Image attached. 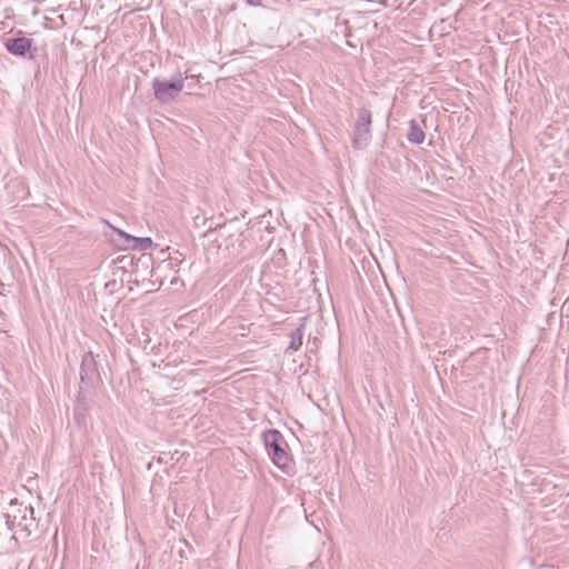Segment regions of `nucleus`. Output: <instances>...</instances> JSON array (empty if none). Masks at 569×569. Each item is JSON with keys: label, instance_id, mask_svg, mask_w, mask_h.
<instances>
[{"label": "nucleus", "instance_id": "1", "mask_svg": "<svg viewBox=\"0 0 569 569\" xmlns=\"http://www.w3.org/2000/svg\"><path fill=\"white\" fill-rule=\"evenodd\" d=\"M266 449L272 462L281 470L290 467V457L286 450L287 443L278 430H268L262 436Z\"/></svg>", "mask_w": 569, "mask_h": 569}, {"label": "nucleus", "instance_id": "2", "mask_svg": "<svg viewBox=\"0 0 569 569\" xmlns=\"http://www.w3.org/2000/svg\"><path fill=\"white\" fill-rule=\"evenodd\" d=\"M184 87V79L179 73L172 81L154 78L152 89L154 98L161 103H170L176 100Z\"/></svg>", "mask_w": 569, "mask_h": 569}, {"label": "nucleus", "instance_id": "3", "mask_svg": "<svg viewBox=\"0 0 569 569\" xmlns=\"http://www.w3.org/2000/svg\"><path fill=\"white\" fill-rule=\"evenodd\" d=\"M80 392L78 400L80 402L86 400V393L83 390V386L93 387L96 382L100 380V375L97 367V361L91 351L86 352L82 357L81 368H80Z\"/></svg>", "mask_w": 569, "mask_h": 569}, {"label": "nucleus", "instance_id": "4", "mask_svg": "<svg viewBox=\"0 0 569 569\" xmlns=\"http://www.w3.org/2000/svg\"><path fill=\"white\" fill-rule=\"evenodd\" d=\"M371 112L368 109L358 111V119L353 129V147L357 149L365 148L371 139Z\"/></svg>", "mask_w": 569, "mask_h": 569}, {"label": "nucleus", "instance_id": "5", "mask_svg": "<svg viewBox=\"0 0 569 569\" xmlns=\"http://www.w3.org/2000/svg\"><path fill=\"white\" fill-rule=\"evenodd\" d=\"M4 48L13 56L33 59V39L27 37L8 38L3 42Z\"/></svg>", "mask_w": 569, "mask_h": 569}, {"label": "nucleus", "instance_id": "6", "mask_svg": "<svg viewBox=\"0 0 569 569\" xmlns=\"http://www.w3.org/2000/svg\"><path fill=\"white\" fill-rule=\"evenodd\" d=\"M119 237L126 239L128 243L132 242L131 248L134 250H148L152 247L153 242L151 238H138L126 233L124 231L111 226L108 221H104Z\"/></svg>", "mask_w": 569, "mask_h": 569}, {"label": "nucleus", "instance_id": "7", "mask_svg": "<svg viewBox=\"0 0 569 569\" xmlns=\"http://www.w3.org/2000/svg\"><path fill=\"white\" fill-rule=\"evenodd\" d=\"M33 513L34 511L31 506H24L19 509V518L18 516H13V522H17L23 530L31 532L37 526Z\"/></svg>", "mask_w": 569, "mask_h": 569}, {"label": "nucleus", "instance_id": "8", "mask_svg": "<svg viewBox=\"0 0 569 569\" xmlns=\"http://www.w3.org/2000/svg\"><path fill=\"white\" fill-rule=\"evenodd\" d=\"M426 134L422 130V128L419 126V123L416 120H410L409 122V132L407 134V139L409 142L415 144H420L425 141Z\"/></svg>", "mask_w": 569, "mask_h": 569}, {"label": "nucleus", "instance_id": "9", "mask_svg": "<svg viewBox=\"0 0 569 569\" xmlns=\"http://www.w3.org/2000/svg\"><path fill=\"white\" fill-rule=\"evenodd\" d=\"M303 325L297 328L295 331L290 335V342L287 348V352L293 353L300 349L302 346V339H303Z\"/></svg>", "mask_w": 569, "mask_h": 569}, {"label": "nucleus", "instance_id": "10", "mask_svg": "<svg viewBox=\"0 0 569 569\" xmlns=\"http://www.w3.org/2000/svg\"><path fill=\"white\" fill-rule=\"evenodd\" d=\"M246 1H247L249 4H251V6H258V4H260V1H261V0H246Z\"/></svg>", "mask_w": 569, "mask_h": 569}, {"label": "nucleus", "instance_id": "11", "mask_svg": "<svg viewBox=\"0 0 569 569\" xmlns=\"http://www.w3.org/2000/svg\"><path fill=\"white\" fill-rule=\"evenodd\" d=\"M567 133H568V137H569V128L567 129Z\"/></svg>", "mask_w": 569, "mask_h": 569}]
</instances>
